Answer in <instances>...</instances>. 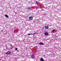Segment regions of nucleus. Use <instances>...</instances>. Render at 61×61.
<instances>
[{
  "label": "nucleus",
  "mask_w": 61,
  "mask_h": 61,
  "mask_svg": "<svg viewBox=\"0 0 61 61\" xmlns=\"http://www.w3.org/2000/svg\"><path fill=\"white\" fill-rule=\"evenodd\" d=\"M37 34V33H36V32H35V33H34L33 35V36H35V34Z\"/></svg>",
  "instance_id": "1a4fd4ad"
},
{
  "label": "nucleus",
  "mask_w": 61,
  "mask_h": 61,
  "mask_svg": "<svg viewBox=\"0 0 61 61\" xmlns=\"http://www.w3.org/2000/svg\"><path fill=\"white\" fill-rule=\"evenodd\" d=\"M10 46H11V47H12V46H13V45H12L11 44H10Z\"/></svg>",
  "instance_id": "f8f14e48"
},
{
  "label": "nucleus",
  "mask_w": 61,
  "mask_h": 61,
  "mask_svg": "<svg viewBox=\"0 0 61 61\" xmlns=\"http://www.w3.org/2000/svg\"><path fill=\"white\" fill-rule=\"evenodd\" d=\"M27 9H29V10H31V9H32L30 8H27Z\"/></svg>",
  "instance_id": "9d476101"
},
{
  "label": "nucleus",
  "mask_w": 61,
  "mask_h": 61,
  "mask_svg": "<svg viewBox=\"0 0 61 61\" xmlns=\"http://www.w3.org/2000/svg\"><path fill=\"white\" fill-rule=\"evenodd\" d=\"M31 35H33V34L32 33Z\"/></svg>",
  "instance_id": "f3484780"
},
{
  "label": "nucleus",
  "mask_w": 61,
  "mask_h": 61,
  "mask_svg": "<svg viewBox=\"0 0 61 61\" xmlns=\"http://www.w3.org/2000/svg\"><path fill=\"white\" fill-rule=\"evenodd\" d=\"M55 30H52V31L53 32H54V31Z\"/></svg>",
  "instance_id": "ddd939ff"
},
{
  "label": "nucleus",
  "mask_w": 61,
  "mask_h": 61,
  "mask_svg": "<svg viewBox=\"0 0 61 61\" xmlns=\"http://www.w3.org/2000/svg\"><path fill=\"white\" fill-rule=\"evenodd\" d=\"M45 27L46 29H48V25H46L45 26Z\"/></svg>",
  "instance_id": "20e7f679"
},
{
  "label": "nucleus",
  "mask_w": 61,
  "mask_h": 61,
  "mask_svg": "<svg viewBox=\"0 0 61 61\" xmlns=\"http://www.w3.org/2000/svg\"><path fill=\"white\" fill-rule=\"evenodd\" d=\"M40 60L41 61H44V60H43V59L42 58H41V59Z\"/></svg>",
  "instance_id": "6e6552de"
},
{
  "label": "nucleus",
  "mask_w": 61,
  "mask_h": 61,
  "mask_svg": "<svg viewBox=\"0 0 61 61\" xmlns=\"http://www.w3.org/2000/svg\"><path fill=\"white\" fill-rule=\"evenodd\" d=\"M15 50H17V48H15Z\"/></svg>",
  "instance_id": "4468645a"
},
{
  "label": "nucleus",
  "mask_w": 61,
  "mask_h": 61,
  "mask_svg": "<svg viewBox=\"0 0 61 61\" xmlns=\"http://www.w3.org/2000/svg\"><path fill=\"white\" fill-rule=\"evenodd\" d=\"M36 2L37 3V5H38V2L36 1Z\"/></svg>",
  "instance_id": "9b49d317"
},
{
  "label": "nucleus",
  "mask_w": 61,
  "mask_h": 61,
  "mask_svg": "<svg viewBox=\"0 0 61 61\" xmlns=\"http://www.w3.org/2000/svg\"><path fill=\"white\" fill-rule=\"evenodd\" d=\"M44 35L45 36H48V33L47 32H45Z\"/></svg>",
  "instance_id": "f03ea898"
},
{
  "label": "nucleus",
  "mask_w": 61,
  "mask_h": 61,
  "mask_svg": "<svg viewBox=\"0 0 61 61\" xmlns=\"http://www.w3.org/2000/svg\"><path fill=\"white\" fill-rule=\"evenodd\" d=\"M30 35H31V34H30Z\"/></svg>",
  "instance_id": "a211bd4d"
},
{
  "label": "nucleus",
  "mask_w": 61,
  "mask_h": 61,
  "mask_svg": "<svg viewBox=\"0 0 61 61\" xmlns=\"http://www.w3.org/2000/svg\"><path fill=\"white\" fill-rule=\"evenodd\" d=\"M9 44H10L9 43H8Z\"/></svg>",
  "instance_id": "6ab92c4d"
},
{
  "label": "nucleus",
  "mask_w": 61,
  "mask_h": 61,
  "mask_svg": "<svg viewBox=\"0 0 61 61\" xmlns=\"http://www.w3.org/2000/svg\"><path fill=\"white\" fill-rule=\"evenodd\" d=\"M35 55H33L31 56V57L32 58V59H34V58H35Z\"/></svg>",
  "instance_id": "39448f33"
},
{
  "label": "nucleus",
  "mask_w": 61,
  "mask_h": 61,
  "mask_svg": "<svg viewBox=\"0 0 61 61\" xmlns=\"http://www.w3.org/2000/svg\"><path fill=\"white\" fill-rule=\"evenodd\" d=\"M39 44L40 45H44V43H41V42H40L39 43Z\"/></svg>",
  "instance_id": "423d86ee"
},
{
  "label": "nucleus",
  "mask_w": 61,
  "mask_h": 61,
  "mask_svg": "<svg viewBox=\"0 0 61 61\" xmlns=\"http://www.w3.org/2000/svg\"><path fill=\"white\" fill-rule=\"evenodd\" d=\"M28 35H29V36H30V34H29Z\"/></svg>",
  "instance_id": "dca6fc26"
},
{
  "label": "nucleus",
  "mask_w": 61,
  "mask_h": 61,
  "mask_svg": "<svg viewBox=\"0 0 61 61\" xmlns=\"http://www.w3.org/2000/svg\"><path fill=\"white\" fill-rule=\"evenodd\" d=\"M29 19L30 20H33V17L32 16L30 17H29Z\"/></svg>",
  "instance_id": "7ed1b4c3"
},
{
  "label": "nucleus",
  "mask_w": 61,
  "mask_h": 61,
  "mask_svg": "<svg viewBox=\"0 0 61 61\" xmlns=\"http://www.w3.org/2000/svg\"><path fill=\"white\" fill-rule=\"evenodd\" d=\"M5 17H6L7 18H8L9 17L8 16V15H7L6 14L5 15Z\"/></svg>",
  "instance_id": "0eeeda50"
},
{
  "label": "nucleus",
  "mask_w": 61,
  "mask_h": 61,
  "mask_svg": "<svg viewBox=\"0 0 61 61\" xmlns=\"http://www.w3.org/2000/svg\"><path fill=\"white\" fill-rule=\"evenodd\" d=\"M1 32H3V30H1Z\"/></svg>",
  "instance_id": "2eb2a0df"
},
{
  "label": "nucleus",
  "mask_w": 61,
  "mask_h": 61,
  "mask_svg": "<svg viewBox=\"0 0 61 61\" xmlns=\"http://www.w3.org/2000/svg\"><path fill=\"white\" fill-rule=\"evenodd\" d=\"M11 53V52L10 51H8L6 53V55H9V54H10Z\"/></svg>",
  "instance_id": "f257e3e1"
}]
</instances>
